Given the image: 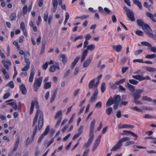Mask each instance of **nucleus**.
<instances>
[{
    "label": "nucleus",
    "instance_id": "nucleus-1",
    "mask_svg": "<svg viewBox=\"0 0 156 156\" xmlns=\"http://www.w3.org/2000/svg\"><path fill=\"white\" fill-rule=\"evenodd\" d=\"M36 105V108L37 109L35 116L34 118V120L33 122V127H34V130L33 132V134L32 136V139L33 140L36 133L37 131V128L36 123L37 121L38 116L39 115V117L38 121V128L39 130L42 128L44 124V117L43 112L40 109L39 105L38 102L36 100L34 103V101H31V105L30 108V114H31L34 111V105Z\"/></svg>",
    "mask_w": 156,
    "mask_h": 156
},
{
    "label": "nucleus",
    "instance_id": "nucleus-2",
    "mask_svg": "<svg viewBox=\"0 0 156 156\" xmlns=\"http://www.w3.org/2000/svg\"><path fill=\"white\" fill-rule=\"evenodd\" d=\"M43 77L41 76L38 79H36L34 84V89L35 91H37L38 88L40 87L42 83Z\"/></svg>",
    "mask_w": 156,
    "mask_h": 156
},
{
    "label": "nucleus",
    "instance_id": "nucleus-3",
    "mask_svg": "<svg viewBox=\"0 0 156 156\" xmlns=\"http://www.w3.org/2000/svg\"><path fill=\"white\" fill-rule=\"evenodd\" d=\"M143 45L148 47V49L150 51L154 53H156V47L152 46L151 44L147 41H143L141 42Z\"/></svg>",
    "mask_w": 156,
    "mask_h": 156
},
{
    "label": "nucleus",
    "instance_id": "nucleus-4",
    "mask_svg": "<svg viewBox=\"0 0 156 156\" xmlns=\"http://www.w3.org/2000/svg\"><path fill=\"white\" fill-rule=\"evenodd\" d=\"M144 91L143 89H138L134 92L133 94V96L134 100H137L139 99L141 97L140 94Z\"/></svg>",
    "mask_w": 156,
    "mask_h": 156
},
{
    "label": "nucleus",
    "instance_id": "nucleus-5",
    "mask_svg": "<svg viewBox=\"0 0 156 156\" xmlns=\"http://www.w3.org/2000/svg\"><path fill=\"white\" fill-rule=\"evenodd\" d=\"M144 28L147 31L146 32V34L151 37L154 38L155 36L152 33V30L149 25L147 24H145L144 25Z\"/></svg>",
    "mask_w": 156,
    "mask_h": 156
},
{
    "label": "nucleus",
    "instance_id": "nucleus-6",
    "mask_svg": "<svg viewBox=\"0 0 156 156\" xmlns=\"http://www.w3.org/2000/svg\"><path fill=\"white\" fill-rule=\"evenodd\" d=\"M132 77L133 78L138 80L139 81H141L146 79L149 80H151L150 77L148 76H147L146 77H144L140 75H136L133 76Z\"/></svg>",
    "mask_w": 156,
    "mask_h": 156
},
{
    "label": "nucleus",
    "instance_id": "nucleus-7",
    "mask_svg": "<svg viewBox=\"0 0 156 156\" xmlns=\"http://www.w3.org/2000/svg\"><path fill=\"white\" fill-rule=\"evenodd\" d=\"M95 123V120L94 119L91 122L90 124V131L89 136H91L94 137V136L93 134L94 131V127Z\"/></svg>",
    "mask_w": 156,
    "mask_h": 156
},
{
    "label": "nucleus",
    "instance_id": "nucleus-8",
    "mask_svg": "<svg viewBox=\"0 0 156 156\" xmlns=\"http://www.w3.org/2000/svg\"><path fill=\"white\" fill-rule=\"evenodd\" d=\"M123 133H121L122 135H131L133 136L136 137V138L138 137V136L136 134L131 131L125 130H123Z\"/></svg>",
    "mask_w": 156,
    "mask_h": 156
},
{
    "label": "nucleus",
    "instance_id": "nucleus-9",
    "mask_svg": "<svg viewBox=\"0 0 156 156\" xmlns=\"http://www.w3.org/2000/svg\"><path fill=\"white\" fill-rule=\"evenodd\" d=\"M126 14L130 20L134 21L135 20L134 14L132 10L128 13H126Z\"/></svg>",
    "mask_w": 156,
    "mask_h": 156
},
{
    "label": "nucleus",
    "instance_id": "nucleus-10",
    "mask_svg": "<svg viewBox=\"0 0 156 156\" xmlns=\"http://www.w3.org/2000/svg\"><path fill=\"white\" fill-rule=\"evenodd\" d=\"M94 137L89 136V138L87 141V143L85 144L84 145L83 147V148L84 149H86L88 147L90 146V144L92 142Z\"/></svg>",
    "mask_w": 156,
    "mask_h": 156
},
{
    "label": "nucleus",
    "instance_id": "nucleus-11",
    "mask_svg": "<svg viewBox=\"0 0 156 156\" xmlns=\"http://www.w3.org/2000/svg\"><path fill=\"white\" fill-rule=\"evenodd\" d=\"M122 146V144H120L119 141H118L117 144L115 145L111 150V151H116L120 149Z\"/></svg>",
    "mask_w": 156,
    "mask_h": 156
},
{
    "label": "nucleus",
    "instance_id": "nucleus-12",
    "mask_svg": "<svg viewBox=\"0 0 156 156\" xmlns=\"http://www.w3.org/2000/svg\"><path fill=\"white\" fill-rule=\"evenodd\" d=\"M34 73V67H33L31 70L30 76L29 79V81L30 83L33 82Z\"/></svg>",
    "mask_w": 156,
    "mask_h": 156
},
{
    "label": "nucleus",
    "instance_id": "nucleus-13",
    "mask_svg": "<svg viewBox=\"0 0 156 156\" xmlns=\"http://www.w3.org/2000/svg\"><path fill=\"white\" fill-rule=\"evenodd\" d=\"M115 103V101L112 97H111L109 99L106 104L107 107H108L111 106L112 104Z\"/></svg>",
    "mask_w": 156,
    "mask_h": 156
},
{
    "label": "nucleus",
    "instance_id": "nucleus-14",
    "mask_svg": "<svg viewBox=\"0 0 156 156\" xmlns=\"http://www.w3.org/2000/svg\"><path fill=\"white\" fill-rule=\"evenodd\" d=\"M20 89L23 94L24 95L26 94L27 90L25 85L24 84L21 85L20 87Z\"/></svg>",
    "mask_w": 156,
    "mask_h": 156
},
{
    "label": "nucleus",
    "instance_id": "nucleus-15",
    "mask_svg": "<svg viewBox=\"0 0 156 156\" xmlns=\"http://www.w3.org/2000/svg\"><path fill=\"white\" fill-rule=\"evenodd\" d=\"M1 71L2 72L5 77L7 79H8L9 78V74L7 72L5 69L4 68H2Z\"/></svg>",
    "mask_w": 156,
    "mask_h": 156
},
{
    "label": "nucleus",
    "instance_id": "nucleus-16",
    "mask_svg": "<svg viewBox=\"0 0 156 156\" xmlns=\"http://www.w3.org/2000/svg\"><path fill=\"white\" fill-rule=\"evenodd\" d=\"M136 23L140 27H142L143 29H144V25L145 24L144 22L141 19H138L136 20Z\"/></svg>",
    "mask_w": 156,
    "mask_h": 156
},
{
    "label": "nucleus",
    "instance_id": "nucleus-17",
    "mask_svg": "<svg viewBox=\"0 0 156 156\" xmlns=\"http://www.w3.org/2000/svg\"><path fill=\"white\" fill-rule=\"evenodd\" d=\"M112 47L115 51L117 52L120 51L122 48V47L121 45H113Z\"/></svg>",
    "mask_w": 156,
    "mask_h": 156
},
{
    "label": "nucleus",
    "instance_id": "nucleus-18",
    "mask_svg": "<svg viewBox=\"0 0 156 156\" xmlns=\"http://www.w3.org/2000/svg\"><path fill=\"white\" fill-rule=\"evenodd\" d=\"M87 50H84L82 54V57L81 59V62H83L85 59L87 55Z\"/></svg>",
    "mask_w": 156,
    "mask_h": 156
},
{
    "label": "nucleus",
    "instance_id": "nucleus-19",
    "mask_svg": "<svg viewBox=\"0 0 156 156\" xmlns=\"http://www.w3.org/2000/svg\"><path fill=\"white\" fill-rule=\"evenodd\" d=\"M119 129L123 128H133L134 127V126L132 125L128 124H124L122 125H121L120 124L119 125Z\"/></svg>",
    "mask_w": 156,
    "mask_h": 156
},
{
    "label": "nucleus",
    "instance_id": "nucleus-20",
    "mask_svg": "<svg viewBox=\"0 0 156 156\" xmlns=\"http://www.w3.org/2000/svg\"><path fill=\"white\" fill-rule=\"evenodd\" d=\"M91 60L92 59L90 58L86 59L83 64V67L84 68L87 67L91 62Z\"/></svg>",
    "mask_w": 156,
    "mask_h": 156
},
{
    "label": "nucleus",
    "instance_id": "nucleus-21",
    "mask_svg": "<svg viewBox=\"0 0 156 156\" xmlns=\"http://www.w3.org/2000/svg\"><path fill=\"white\" fill-rule=\"evenodd\" d=\"M126 87H127L130 91L132 92H133L135 90V87L131 85L129 83H127Z\"/></svg>",
    "mask_w": 156,
    "mask_h": 156
},
{
    "label": "nucleus",
    "instance_id": "nucleus-22",
    "mask_svg": "<svg viewBox=\"0 0 156 156\" xmlns=\"http://www.w3.org/2000/svg\"><path fill=\"white\" fill-rule=\"evenodd\" d=\"M114 100L115 101V103L119 104L121 101L120 96L119 95H117L114 96Z\"/></svg>",
    "mask_w": 156,
    "mask_h": 156
},
{
    "label": "nucleus",
    "instance_id": "nucleus-23",
    "mask_svg": "<svg viewBox=\"0 0 156 156\" xmlns=\"http://www.w3.org/2000/svg\"><path fill=\"white\" fill-rule=\"evenodd\" d=\"M100 142V139H98L96 141L93 147L92 148V151H94L98 147Z\"/></svg>",
    "mask_w": 156,
    "mask_h": 156
},
{
    "label": "nucleus",
    "instance_id": "nucleus-24",
    "mask_svg": "<svg viewBox=\"0 0 156 156\" xmlns=\"http://www.w3.org/2000/svg\"><path fill=\"white\" fill-rule=\"evenodd\" d=\"M57 89H56V90L54 91V92L53 93V94L51 98V99H50V102L52 103V102L54 101L55 100L57 94Z\"/></svg>",
    "mask_w": 156,
    "mask_h": 156
},
{
    "label": "nucleus",
    "instance_id": "nucleus-25",
    "mask_svg": "<svg viewBox=\"0 0 156 156\" xmlns=\"http://www.w3.org/2000/svg\"><path fill=\"white\" fill-rule=\"evenodd\" d=\"M133 3L137 5L139 7V8L141 9L142 8V5L141 3L138 0H133Z\"/></svg>",
    "mask_w": 156,
    "mask_h": 156
},
{
    "label": "nucleus",
    "instance_id": "nucleus-26",
    "mask_svg": "<svg viewBox=\"0 0 156 156\" xmlns=\"http://www.w3.org/2000/svg\"><path fill=\"white\" fill-rule=\"evenodd\" d=\"M62 111L61 110H60L59 111H58L56 113L55 115V119H57V118H60L62 117Z\"/></svg>",
    "mask_w": 156,
    "mask_h": 156
},
{
    "label": "nucleus",
    "instance_id": "nucleus-27",
    "mask_svg": "<svg viewBox=\"0 0 156 156\" xmlns=\"http://www.w3.org/2000/svg\"><path fill=\"white\" fill-rule=\"evenodd\" d=\"M130 140V138L128 137H126L123 138H122L119 141V143L122 144V143L125 142L126 141H128Z\"/></svg>",
    "mask_w": 156,
    "mask_h": 156
},
{
    "label": "nucleus",
    "instance_id": "nucleus-28",
    "mask_svg": "<svg viewBox=\"0 0 156 156\" xmlns=\"http://www.w3.org/2000/svg\"><path fill=\"white\" fill-rule=\"evenodd\" d=\"M16 13L14 12L11 14L9 16L10 19L11 21H12L16 20Z\"/></svg>",
    "mask_w": 156,
    "mask_h": 156
},
{
    "label": "nucleus",
    "instance_id": "nucleus-29",
    "mask_svg": "<svg viewBox=\"0 0 156 156\" xmlns=\"http://www.w3.org/2000/svg\"><path fill=\"white\" fill-rule=\"evenodd\" d=\"M95 48V46L94 44H92L87 46V49H84V50H87L88 52V50L92 51L94 50Z\"/></svg>",
    "mask_w": 156,
    "mask_h": 156
},
{
    "label": "nucleus",
    "instance_id": "nucleus-30",
    "mask_svg": "<svg viewBox=\"0 0 156 156\" xmlns=\"http://www.w3.org/2000/svg\"><path fill=\"white\" fill-rule=\"evenodd\" d=\"M95 80V79L92 80L90 81L89 84V89H92L94 85Z\"/></svg>",
    "mask_w": 156,
    "mask_h": 156
},
{
    "label": "nucleus",
    "instance_id": "nucleus-31",
    "mask_svg": "<svg viewBox=\"0 0 156 156\" xmlns=\"http://www.w3.org/2000/svg\"><path fill=\"white\" fill-rule=\"evenodd\" d=\"M45 43H42V46L40 54L42 55L44 52L45 48Z\"/></svg>",
    "mask_w": 156,
    "mask_h": 156
},
{
    "label": "nucleus",
    "instance_id": "nucleus-32",
    "mask_svg": "<svg viewBox=\"0 0 156 156\" xmlns=\"http://www.w3.org/2000/svg\"><path fill=\"white\" fill-rule=\"evenodd\" d=\"M23 13L22 14L23 15L26 14L27 12L28 7L27 5H25L23 9Z\"/></svg>",
    "mask_w": 156,
    "mask_h": 156
},
{
    "label": "nucleus",
    "instance_id": "nucleus-33",
    "mask_svg": "<svg viewBox=\"0 0 156 156\" xmlns=\"http://www.w3.org/2000/svg\"><path fill=\"white\" fill-rule=\"evenodd\" d=\"M61 58H62V62L65 64L67 62V59L65 55L61 54L60 55Z\"/></svg>",
    "mask_w": 156,
    "mask_h": 156
},
{
    "label": "nucleus",
    "instance_id": "nucleus-34",
    "mask_svg": "<svg viewBox=\"0 0 156 156\" xmlns=\"http://www.w3.org/2000/svg\"><path fill=\"white\" fill-rule=\"evenodd\" d=\"M145 69L146 70L149 72H152L156 70L154 68L151 67H145Z\"/></svg>",
    "mask_w": 156,
    "mask_h": 156
},
{
    "label": "nucleus",
    "instance_id": "nucleus-35",
    "mask_svg": "<svg viewBox=\"0 0 156 156\" xmlns=\"http://www.w3.org/2000/svg\"><path fill=\"white\" fill-rule=\"evenodd\" d=\"M156 57V55L155 54H153L152 55H147L145 58L149 59H153Z\"/></svg>",
    "mask_w": 156,
    "mask_h": 156
},
{
    "label": "nucleus",
    "instance_id": "nucleus-36",
    "mask_svg": "<svg viewBox=\"0 0 156 156\" xmlns=\"http://www.w3.org/2000/svg\"><path fill=\"white\" fill-rule=\"evenodd\" d=\"M113 110L112 108L110 107L108 108H107L106 111V113L108 115H110L111 114V112H112Z\"/></svg>",
    "mask_w": 156,
    "mask_h": 156
},
{
    "label": "nucleus",
    "instance_id": "nucleus-37",
    "mask_svg": "<svg viewBox=\"0 0 156 156\" xmlns=\"http://www.w3.org/2000/svg\"><path fill=\"white\" fill-rule=\"evenodd\" d=\"M142 99L144 101H148L152 102L153 100L147 96H145L142 97Z\"/></svg>",
    "mask_w": 156,
    "mask_h": 156
},
{
    "label": "nucleus",
    "instance_id": "nucleus-38",
    "mask_svg": "<svg viewBox=\"0 0 156 156\" xmlns=\"http://www.w3.org/2000/svg\"><path fill=\"white\" fill-rule=\"evenodd\" d=\"M129 82L131 84L134 85H136L138 83V82L134 79L129 80Z\"/></svg>",
    "mask_w": 156,
    "mask_h": 156
},
{
    "label": "nucleus",
    "instance_id": "nucleus-39",
    "mask_svg": "<svg viewBox=\"0 0 156 156\" xmlns=\"http://www.w3.org/2000/svg\"><path fill=\"white\" fill-rule=\"evenodd\" d=\"M48 65V62H46L45 63L42 65V69L44 70H46L47 69Z\"/></svg>",
    "mask_w": 156,
    "mask_h": 156
},
{
    "label": "nucleus",
    "instance_id": "nucleus-40",
    "mask_svg": "<svg viewBox=\"0 0 156 156\" xmlns=\"http://www.w3.org/2000/svg\"><path fill=\"white\" fill-rule=\"evenodd\" d=\"M51 82H47L45 83L44 86V89H47L51 87Z\"/></svg>",
    "mask_w": 156,
    "mask_h": 156
},
{
    "label": "nucleus",
    "instance_id": "nucleus-41",
    "mask_svg": "<svg viewBox=\"0 0 156 156\" xmlns=\"http://www.w3.org/2000/svg\"><path fill=\"white\" fill-rule=\"evenodd\" d=\"M106 89L105 86V83L104 82L102 83L101 86V91L102 93H103Z\"/></svg>",
    "mask_w": 156,
    "mask_h": 156
},
{
    "label": "nucleus",
    "instance_id": "nucleus-42",
    "mask_svg": "<svg viewBox=\"0 0 156 156\" xmlns=\"http://www.w3.org/2000/svg\"><path fill=\"white\" fill-rule=\"evenodd\" d=\"M126 80L125 79H123L119 80V81H117L115 83V84L116 85H119L120 84H122L124 83Z\"/></svg>",
    "mask_w": 156,
    "mask_h": 156
},
{
    "label": "nucleus",
    "instance_id": "nucleus-43",
    "mask_svg": "<svg viewBox=\"0 0 156 156\" xmlns=\"http://www.w3.org/2000/svg\"><path fill=\"white\" fill-rule=\"evenodd\" d=\"M102 102L101 101H99L95 105V108H100L102 106Z\"/></svg>",
    "mask_w": 156,
    "mask_h": 156
},
{
    "label": "nucleus",
    "instance_id": "nucleus-44",
    "mask_svg": "<svg viewBox=\"0 0 156 156\" xmlns=\"http://www.w3.org/2000/svg\"><path fill=\"white\" fill-rule=\"evenodd\" d=\"M6 86H8L11 88H14V83L13 81L9 82L6 85Z\"/></svg>",
    "mask_w": 156,
    "mask_h": 156
},
{
    "label": "nucleus",
    "instance_id": "nucleus-45",
    "mask_svg": "<svg viewBox=\"0 0 156 156\" xmlns=\"http://www.w3.org/2000/svg\"><path fill=\"white\" fill-rule=\"evenodd\" d=\"M48 12L47 11L45 12L44 16V20L45 22H47L48 21Z\"/></svg>",
    "mask_w": 156,
    "mask_h": 156
},
{
    "label": "nucleus",
    "instance_id": "nucleus-46",
    "mask_svg": "<svg viewBox=\"0 0 156 156\" xmlns=\"http://www.w3.org/2000/svg\"><path fill=\"white\" fill-rule=\"evenodd\" d=\"M52 4L53 7H57L58 2L57 0H53Z\"/></svg>",
    "mask_w": 156,
    "mask_h": 156
},
{
    "label": "nucleus",
    "instance_id": "nucleus-47",
    "mask_svg": "<svg viewBox=\"0 0 156 156\" xmlns=\"http://www.w3.org/2000/svg\"><path fill=\"white\" fill-rule=\"evenodd\" d=\"M50 128L49 126H47L44 132L43 133L44 134V135H47L49 131Z\"/></svg>",
    "mask_w": 156,
    "mask_h": 156
},
{
    "label": "nucleus",
    "instance_id": "nucleus-48",
    "mask_svg": "<svg viewBox=\"0 0 156 156\" xmlns=\"http://www.w3.org/2000/svg\"><path fill=\"white\" fill-rule=\"evenodd\" d=\"M135 33L137 35L140 36H143L144 34L143 32L140 30H137Z\"/></svg>",
    "mask_w": 156,
    "mask_h": 156
},
{
    "label": "nucleus",
    "instance_id": "nucleus-49",
    "mask_svg": "<svg viewBox=\"0 0 156 156\" xmlns=\"http://www.w3.org/2000/svg\"><path fill=\"white\" fill-rule=\"evenodd\" d=\"M146 13L147 16L149 17L151 19L153 17V14L151 13L148 12H146Z\"/></svg>",
    "mask_w": 156,
    "mask_h": 156
},
{
    "label": "nucleus",
    "instance_id": "nucleus-50",
    "mask_svg": "<svg viewBox=\"0 0 156 156\" xmlns=\"http://www.w3.org/2000/svg\"><path fill=\"white\" fill-rule=\"evenodd\" d=\"M89 17V15H83L80 17H77V18H79L81 20L85 19Z\"/></svg>",
    "mask_w": 156,
    "mask_h": 156
},
{
    "label": "nucleus",
    "instance_id": "nucleus-51",
    "mask_svg": "<svg viewBox=\"0 0 156 156\" xmlns=\"http://www.w3.org/2000/svg\"><path fill=\"white\" fill-rule=\"evenodd\" d=\"M129 141L126 143L125 144V146H127L128 145H130L131 144H134L135 142L134 141Z\"/></svg>",
    "mask_w": 156,
    "mask_h": 156
},
{
    "label": "nucleus",
    "instance_id": "nucleus-52",
    "mask_svg": "<svg viewBox=\"0 0 156 156\" xmlns=\"http://www.w3.org/2000/svg\"><path fill=\"white\" fill-rule=\"evenodd\" d=\"M62 119V117L59 118L58 119V121L55 125V127L56 128L58 127V125H59Z\"/></svg>",
    "mask_w": 156,
    "mask_h": 156
},
{
    "label": "nucleus",
    "instance_id": "nucleus-53",
    "mask_svg": "<svg viewBox=\"0 0 156 156\" xmlns=\"http://www.w3.org/2000/svg\"><path fill=\"white\" fill-rule=\"evenodd\" d=\"M55 70V67L54 65L51 66L49 69V71L51 72H53Z\"/></svg>",
    "mask_w": 156,
    "mask_h": 156
},
{
    "label": "nucleus",
    "instance_id": "nucleus-54",
    "mask_svg": "<svg viewBox=\"0 0 156 156\" xmlns=\"http://www.w3.org/2000/svg\"><path fill=\"white\" fill-rule=\"evenodd\" d=\"M133 62L134 63L136 62L142 63H144V62L143 61V59H134Z\"/></svg>",
    "mask_w": 156,
    "mask_h": 156
},
{
    "label": "nucleus",
    "instance_id": "nucleus-55",
    "mask_svg": "<svg viewBox=\"0 0 156 156\" xmlns=\"http://www.w3.org/2000/svg\"><path fill=\"white\" fill-rule=\"evenodd\" d=\"M97 98V97L93 95L91 96V98L90 100V101H91L92 103H93L95 101Z\"/></svg>",
    "mask_w": 156,
    "mask_h": 156
},
{
    "label": "nucleus",
    "instance_id": "nucleus-56",
    "mask_svg": "<svg viewBox=\"0 0 156 156\" xmlns=\"http://www.w3.org/2000/svg\"><path fill=\"white\" fill-rule=\"evenodd\" d=\"M131 108L139 112H142V110L139 108H138L137 107H131Z\"/></svg>",
    "mask_w": 156,
    "mask_h": 156
},
{
    "label": "nucleus",
    "instance_id": "nucleus-57",
    "mask_svg": "<svg viewBox=\"0 0 156 156\" xmlns=\"http://www.w3.org/2000/svg\"><path fill=\"white\" fill-rule=\"evenodd\" d=\"M80 59V56H77L74 59V61L73 62V63L76 64L78 60Z\"/></svg>",
    "mask_w": 156,
    "mask_h": 156
},
{
    "label": "nucleus",
    "instance_id": "nucleus-58",
    "mask_svg": "<svg viewBox=\"0 0 156 156\" xmlns=\"http://www.w3.org/2000/svg\"><path fill=\"white\" fill-rule=\"evenodd\" d=\"M83 125L81 126L80 128L78 130V133H79V134H81L83 131Z\"/></svg>",
    "mask_w": 156,
    "mask_h": 156
},
{
    "label": "nucleus",
    "instance_id": "nucleus-59",
    "mask_svg": "<svg viewBox=\"0 0 156 156\" xmlns=\"http://www.w3.org/2000/svg\"><path fill=\"white\" fill-rule=\"evenodd\" d=\"M30 68V66L26 65L23 68L22 70L23 71H26L28 70Z\"/></svg>",
    "mask_w": 156,
    "mask_h": 156
},
{
    "label": "nucleus",
    "instance_id": "nucleus-60",
    "mask_svg": "<svg viewBox=\"0 0 156 156\" xmlns=\"http://www.w3.org/2000/svg\"><path fill=\"white\" fill-rule=\"evenodd\" d=\"M80 90V89H78L76 90L73 93V96L74 97L76 96L78 94L79 91Z\"/></svg>",
    "mask_w": 156,
    "mask_h": 156
},
{
    "label": "nucleus",
    "instance_id": "nucleus-61",
    "mask_svg": "<svg viewBox=\"0 0 156 156\" xmlns=\"http://www.w3.org/2000/svg\"><path fill=\"white\" fill-rule=\"evenodd\" d=\"M144 118L146 119H152L153 118V117L151 115H149V114H146L144 115Z\"/></svg>",
    "mask_w": 156,
    "mask_h": 156
},
{
    "label": "nucleus",
    "instance_id": "nucleus-62",
    "mask_svg": "<svg viewBox=\"0 0 156 156\" xmlns=\"http://www.w3.org/2000/svg\"><path fill=\"white\" fill-rule=\"evenodd\" d=\"M89 151V149H87L83 153V154L82 156H87L88 154Z\"/></svg>",
    "mask_w": 156,
    "mask_h": 156
},
{
    "label": "nucleus",
    "instance_id": "nucleus-63",
    "mask_svg": "<svg viewBox=\"0 0 156 156\" xmlns=\"http://www.w3.org/2000/svg\"><path fill=\"white\" fill-rule=\"evenodd\" d=\"M20 27L22 30H25V24L23 22H21V23Z\"/></svg>",
    "mask_w": 156,
    "mask_h": 156
},
{
    "label": "nucleus",
    "instance_id": "nucleus-64",
    "mask_svg": "<svg viewBox=\"0 0 156 156\" xmlns=\"http://www.w3.org/2000/svg\"><path fill=\"white\" fill-rule=\"evenodd\" d=\"M70 69H68L64 73V77H66L69 75V73H70Z\"/></svg>",
    "mask_w": 156,
    "mask_h": 156
}]
</instances>
